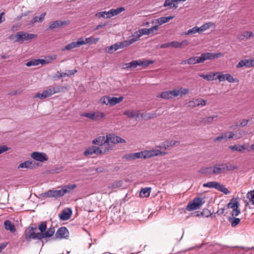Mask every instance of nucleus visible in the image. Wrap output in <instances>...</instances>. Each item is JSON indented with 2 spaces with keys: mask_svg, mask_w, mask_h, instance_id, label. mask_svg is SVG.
I'll return each instance as SVG.
<instances>
[{
  "mask_svg": "<svg viewBox=\"0 0 254 254\" xmlns=\"http://www.w3.org/2000/svg\"><path fill=\"white\" fill-rule=\"evenodd\" d=\"M36 227L29 226L28 229L25 231L24 237L27 242H30L31 239H38L40 240L39 235L40 233H36Z\"/></svg>",
  "mask_w": 254,
  "mask_h": 254,
  "instance_id": "4",
  "label": "nucleus"
},
{
  "mask_svg": "<svg viewBox=\"0 0 254 254\" xmlns=\"http://www.w3.org/2000/svg\"><path fill=\"white\" fill-rule=\"evenodd\" d=\"M218 190L222 192L225 194H228L230 193V191L227 188H226L223 185H222L220 183L219 184Z\"/></svg>",
  "mask_w": 254,
  "mask_h": 254,
  "instance_id": "51",
  "label": "nucleus"
},
{
  "mask_svg": "<svg viewBox=\"0 0 254 254\" xmlns=\"http://www.w3.org/2000/svg\"><path fill=\"white\" fill-rule=\"evenodd\" d=\"M243 66L246 67L254 66L253 58L241 60L236 65L237 68H240Z\"/></svg>",
  "mask_w": 254,
  "mask_h": 254,
  "instance_id": "16",
  "label": "nucleus"
},
{
  "mask_svg": "<svg viewBox=\"0 0 254 254\" xmlns=\"http://www.w3.org/2000/svg\"><path fill=\"white\" fill-rule=\"evenodd\" d=\"M47 229V222L46 221L42 222L38 226V229L40 231V233H45Z\"/></svg>",
  "mask_w": 254,
  "mask_h": 254,
  "instance_id": "54",
  "label": "nucleus"
},
{
  "mask_svg": "<svg viewBox=\"0 0 254 254\" xmlns=\"http://www.w3.org/2000/svg\"><path fill=\"white\" fill-rule=\"evenodd\" d=\"M125 8L124 7H120L117 8L116 9H110V13L111 17L117 15L118 14L121 13L122 11H124Z\"/></svg>",
  "mask_w": 254,
  "mask_h": 254,
  "instance_id": "44",
  "label": "nucleus"
},
{
  "mask_svg": "<svg viewBox=\"0 0 254 254\" xmlns=\"http://www.w3.org/2000/svg\"><path fill=\"white\" fill-rule=\"evenodd\" d=\"M142 64V61L141 60H134L130 63L126 64V66L125 68H135L137 66H140Z\"/></svg>",
  "mask_w": 254,
  "mask_h": 254,
  "instance_id": "27",
  "label": "nucleus"
},
{
  "mask_svg": "<svg viewBox=\"0 0 254 254\" xmlns=\"http://www.w3.org/2000/svg\"><path fill=\"white\" fill-rule=\"evenodd\" d=\"M199 173L204 175L206 176L213 175L212 167H207L201 168L199 171Z\"/></svg>",
  "mask_w": 254,
  "mask_h": 254,
  "instance_id": "30",
  "label": "nucleus"
},
{
  "mask_svg": "<svg viewBox=\"0 0 254 254\" xmlns=\"http://www.w3.org/2000/svg\"><path fill=\"white\" fill-rule=\"evenodd\" d=\"M167 144L168 145V148L171 147H173L176 144H178L179 142L175 140H167L166 141Z\"/></svg>",
  "mask_w": 254,
  "mask_h": 254,
  "instance_id": "62",
  "label": "nucleus"
},
{
  "mask_svg": "<svg viewBox=\"0 0 254 254\" xmlns=\"http://www.w3.org/2000/svg\"><path fill=\"white\" fill-rule=\"evenodd\" d=\"M99 39V38H94L91 37L86 38L85 39V40H84L82 38H79L80 42H83V43L82 44V45H85L86 44L96 43L98 41Z\"/></svg>",
  "mask_w": 254,
  "mask_h": 254,
  "instance_id": "32",
  "label": "nucleus"
},
{
  "mask_svg": "<svg viewBox=\"0 0 254 254\" xmlns=\"http://www.w3.org/2000/svg\"><path fill=\"white\" fill-rule=\"evenodd\" d=\"M240 212L241 211L239 207H237L233 209L231 212V214L232 216H237L240 213Z\"/></svg>",
  "mask_w": 254,
  "mask_h": 254,
  "instance_id": "63",
  "label": "nucleus"
},
{
  "mask_svg": "<svg viewBox=\"0 0 254 254\" xmlns=\"http://www.w3.org/2000/svg\"><path fill=\"white\" fill-rule=\"evenodd\" d=\"M213 23L211 22H208L203 24L201 26V28L203 29V31H205L208 29L210 27H211L213 25Z\"/></svg>",
  "mask_w": 254,
  "mask_h": 254,
  "instance_id": "64",
  "label": "nucleus"
},
{
  "mask_svg": "<svg viewBox=\"0 0 254 254\" xmlns=\"http://www.w3.org/2000/svg\"><path fill=\"white\" fill-rule=\"evenodd\" d=\"M4 228L8 231H9L11 233H14L15 232V227L14 225L8 220H5L4 222Z\"/></svg>",
  "mask_w": 254,
  "mask_h": 254,
  "instance_id": "29",
  "label": "nucleus"
},
{
  "mask_svg": "<svg viewBox=\"0 0 254 254\" xmlns=\"http://www.w3.org/2000/svg\"><path fill=\"white\" fill-rule=\"evenodd\" d=\"M31 157L35 160L43 162L48 160L47 155L43 152H34Z\"/></svg>",
  "mask_w": 254,
  "mask_h": 254,
  "instance_id": "14",
  "label": "nucleus"
},
{
  "mask_svg": "<svg viewBox=\"0 0 254 254\" xmlns=\"http://www.w3.org/2000/svg\"><path fill=\"white\" fill-rule=\"evenodd\" d=\"M229 221L231 223L232 227H235L240 222V219L235 217H230Z\"/></svg>",
  "mask_w": 254,
  "mask_h": 254,
  "instance_id": "49",
  "label": "nucleus"
},
{
  "mask_svg": "<svg viewBox=\"0 0 254 254\" xmlns=\"http://www.w3.org/2000/svg\"><path fill=\"white\" fill-rule=\"evenodd\" d=\"M123 159L127 161L134 160L139 158H142L141 151L139 152L131 153L124 155Z\"/></svg>",
  "mask_w": 254,
  "mask_h": 254,
  "instance_id": "18",
  "label": "nucleus"
},
{
  "mask_svg": "<svg viewBox=\"0 0 254 254\" xmlns=\"http://www.w3.org/2000/svg\"><path fill=\"white\" fill-rule=\"evenodd\" d=\"M220 183L215 182V181H211L208 182L206 183H204L203 184V187L204 188H214L216 190H218V187L219 186Z\"/></svg>",
  "mask_w": 254,
  "mask_h": 254,
  "instance_id": "34",
  "label": "nucleus"
},
{
  "mask_svg": "<svg viewBox=\"0 0 254 254\" xmlns=\"http://www.w3.org/2000/svg\"><path fill=\"white\" fill-rule=\"evenodd\" d=\"M77 187L76 184L66 185L61 189L63 196L66 193H69Z\"/></svg>",
  "mask_w": 254,
  "mask_h": 254,
  "instance_id": "28",
  "label": "nucleus"
},
{
  "mask_svg": "<svg viewBox=\"0 0 254 254\" xmlns=\"http://www.w3.org/2000/svg\"><path fill=\"white\" fill-rule=\"evenodd\" d=\"M106 140L107 143L110 144V142L113 144H117L119 143H125L126 141L118 136H116L114 134H109L106 135Z\"/></svg>",
  "mask_w": 254,
  "mask_h": 254,
  "instance_id": "10",
  "label": "nucleus"
},
{
  "mask_svg": "<svg viewBox=\"0 0 254 254\" xmlns=\"http://www.w3.org/2000/svg\"><path fill=\"white\" fill-rule=\"evenodd\" d=\"M212 167L213 175H218L224 173L227 171H232L237 169L236 166L230 163L216 164Z\"/></svg>",
  "mask_w": 254,
  "mask_h": 254,
  "instance_id": "1",
  "label": "nucleus"
},
{
  "mask_svg": "<svg viewBox=\"0 0 254 254\" xmlns=\"http://www.w3.org/2000/svg\"><path fill=\"white\" fill-rule=\"evenodd\" d=\"M124 114L129 118H136L139 117L140 114L138 111L126 110Z\"/></svg>",
  "mask_w": 254,
  "mask_h": 254,
  "instance_id": "26",
  "label": "nucleus"
},
{
  "mask_svg": "<svg viewBox=\"0 0 254 254\" xmlns=\"http://www.w3.org/2000/svg\"><path fill=\"white\" fill-rule=\"evenodd\" d=\"M157 149L144 150L141 151L142 158L147 159L157 156Z\"/></svg>",
  "mask_w": 254,
  "mask_h": 254,
  "instance_id": "17",
  "label": "nucleus"
},
{
  "mask_svg": "<svg viewBox=\"0 0 254 254\" xmlns=\"http://www.w3.org/2000/svg\"><path fill=\"white\" fill-rule=\"evenodd\" d=\"M174 16H170L168 17H162L157 19V21L158 23V26L161 25L164 23L168 22L170 20L173 18Z\"/></svg>",
  "mask_w": 254,
  "mask_h": 254,
  "instance_id": "43",
  "label": "nucleus"
},
{
  "mask_svg": "<svg viewBox=\"0 0 254 254\" xmlns=\"http://www.w3.org/2000/svg\"><path fill=\"white\" fill-rule=\"evenodd\" d=\"M211 215V212L207 209H204L201 212V216L207 217Z\"/></svg>",
  "mask_w": 254,
  "mask_h": 254,
  "instance_id": "61",
  "label": "nucleus"
},
{
  "mask_svg": "<svg viewBox=\"0 0 254 254\" xmlns=\"http://www.w3.org/2000/svg\"><path fill=\"white\" fill-rule=\"evenodd\" d=\"M94 121H99L100 120L105 117V115L103 112H94Z\"/></svg>",
  "mask_w": 254,
  "mask_h": 254,
  "instance_id": "52",
  "label": "nucleus"
},
{
  "mask_svg": "<svg viewBox=\"0 0 254 254\" xmlns=\"http://www.w3.org/2000/svg\"><path fill=\"white\" fill-rule=\"evenodd\" d=\"M141 36V34L140 33V31L138 30L137 31H136L134 33V34L130 37L132 40H133V42L138 41L139 39V38Z\"/></svg>",
  "mask_w": 254,
  "mask_h": 254,
  "instance_id": "53",
  "label": "nucleus"
},
{
  "mask_svg": "<svg viewBox=\"0 0 254 254\" xmlns=\"http://www.w3.org/2000/svg\"><path fill=\"white\" fill-rule=\"evenodd\" d=\"M204 203L203 199L200 197H196L192 201H190L186 207V209L188 211H192L199 209Z\"/></svg>",
  "mask_w": 254,
  "mask_h": 254,
  "instance_id": "6",
  "label": "nucleus"
},
{
  "mask_svg": "<svg viewBox=\"0 0 254 254\" xmlns=\"http://www.w3.org/2000/svg\"><path fill=\"white\" fill-rule=\"evenodd\" d=\"M188 93L189 90L188 89L181 87L179 89H174V95H175V97L178 96H183Z\"/></svg>",
  "mask_w": 254,
  "mask_h": 254,
  "instance_id": "31",
  "label": "nucleus"
},
{
  "mask_svg": "<svg viewBox=\"0 0 254 254\" xmlns=\"http://www.w3.org/2000/svg\"><path fill=\"white\" fill-rule=\"evenodd\" d=\"M252 37H254V34L251 31H245L239 34L237 36V39L241 41H245Z\"/></svg>",
  "mask_w": 254,
  "mask_h": 254,
  "instance_id": "22",
  "label": "nucleus"
},
{
  "mask_svg": "<svg viewBox=\"0 0 254 254\" xmlns=\"http://www.w3.org/2000/svg\"><path fill=\"white\" fill-rule=\"evenodd\" d=\"M197 26H194L192 28L189 30L187 33H185L186 35H191L194 34L197 32Z\"/></svg>",
  "mask_w": 254,
  "mask_h": 254,
  "instance_id": "60",
  "label": "nucleus"
},
{
  "mask_svg": "<svg viewBox=\"0 0 254 254\" xmlns=\"http://www.w3.org/2000/svg\"><path fill=\"white\" fill-rule=\"evenodd\" d=\"M69 232L67 229L65 227L59 228L55 234L56 238L60 239H66L68 237Z\"/></svg>",
  "mask_w": 254,
  "mask_h": 254,
  "instance_id": "13",
  "label": "nucleus"
},
{
  "mask_svg": "<svg viewBox=\"0 0 254 254\" xmlns=\"http://www.w3.org/2000/svg\"><path fill=\"white\" fill-rule=\"evenodd\" d=\"M206 104V101L201 98H193L188 102V107L191 108L199 106H204Z\"/></svg>",
  "mask_w": 254,
  "mask_h": 254,
  "instance_id": "12",
  "label": "nucleus"
},
{
  "mask_svg": "<svg viewBox=\"0 0 254 254\" xmlns=\"http://www.w3.org/2000/svg\"><path fill=\"white\" fill-rule=\"evenodd\" d=\"M178 41H174L171 42L164 43L160 45V48L162 49L170 47H174L175 48H178Z\"/></svg>",
  "mask_w": 254,
  "mask_h": 254,
  "instance_id": "39",
  "label": "nucleus"
},
{
  "mask_svg": "<svg viewBox=\"0 0 254 254\" xmlns=\"http://www.w3.org/2000/svg\"><path fill=\"white\" fill-rule=\"evenodd\" d=\"M140 116L142 119L145 121H147L150 119L155 118L156 116V114L154 112H150L142 113Z\"/></svg>",
  "mask_w": 254,
  "mask_h": 254,
  "instance_id": "38",
  "label": "nucleus"
},
{
  "mask_svg": "<svg viewBox=\"0 0 254 254\" xmlns=\"http://www.w3.org/2000/svg\"><path fill=\"white\" fill-rule=\"evenodd\" d=\"M133 40H132L130 38H129V39L127 40H125L123 42H119V45L120 48H123L126 47H127L129 46L130 45L133 43Z\"/></svg>",
  "mask_w": 254,
  "mask_h": 254,
  "instance_id": "46",
  "label": "nucleus"
},
{
  "mask_svg": "<svg viewBox=\"0 0 254 254\" xmlns=\"http://www.w3.org/2000/svg\"><path fill=\"white\" fill-rule=\"evenodd\" d=\"M151 191L150 188H145L142 189L140 191V196L142 197H148L150 195Z\"/></svg>",
  "mask_w": 254,
  "mask_h": 254,
  "instance_id": "42",
  "label": "nucleus"
},
{
  "mask_svg": "<svg viewBox=\"0 0 254 254\" xmlns=\"http://www.w3.org/2000/svg\"><path fill=\"white\" fill-rule=\"evenodd\" d=\"M33 66L37 65L39 64H45L47 63L44 59H34L32 60Z\"/></svg>",
  "mask_w": 254,
  "mask_h": 254,
  "instance_id": "50",
  "label": "nucleus"
},
{
  "mask_svg": "<svg viewBox=\"0 0 254 254\" xmlns=\"http://www.w3.org/2000/svg\"><path fill=\"white\" fill-rule=\"evenodd\" d=\"M217 117V115H214L212 116H209L206 117L203 119L202 122L204 123L205 124H209L212 122L214 118H216Z\"/></svg>",
  "mask_w": 254,
  "mask_h": 254,
  "instance_id": "55",
  "label": "nucleus"
},
{
  "mask_svg": "<svg viewBox=\"0 0 254 254\" xmlns=\"http://www.w3.org/2000/svg\"><path fill=\"white\" fill-rule=\"evenodd\" d=\"M63 196L61 190H49L40 194V197H55L58 198Z\"/></svg>",
  "mask_w": 254,
  "mask_h": 254,
  "instance_id": "8",
  "label": "nucleus"
},
{
  "mask_svg": "<svg viewBox=\"0 0 254 254\" xmlns=\"http://www.w3.org/2000/svg\"><path fill=\"white\" fill-rule=\"evenodd\" d=\"M244 201L246 206L249 204L254 205V189L247 193L246 199H244Z\"/></svg>",
  "mask_w": 254,
  "mask_h": 254,
  "instance_id": "19",
  "label": "nucleus"
},
{
  "mask_svg": "<svg viewBox=\"0 0 254 254\" xmlns=\"http://www.w3.org/2000/svg\"><path fill=\"white\" fill-rule=\"evenodd\" d=\"M123 181L121 180L116 181L108 186L109 189H117L122 187Z\"/></svg>",
  "mask_w": 254,
  "mask_h": 254,
  "instance_id": "41",
  "label": "nucleus"
},
{
  "mask_svg": "<svg viewBox=\"0 0 254 254\" xmlns=\"http://www.w3.org/2000/svg\"><path fill=\"white\" fill-rule=\"evenodd\" d=\"M158 29V25H155L152 26L150 28H142L139 30L140 33L141 34V36L143 35H149L152 33L154 31H157Z\"/></svg>",
  "mask_w": 254,
  "mask_h": 254,
  "instance_id": "25",
  "label": "nucleus"
},
{
  "mask_svg": "<svg viewBox=\"0 0 254 254\" xmlns=\"http://www.w3.org/2000/svg\"><path fill=\"white\" fill-rule=\"evenodd\" d=\"M119 49H121V48L120 47L119 43H117L113 45H111L110 47H106L105 51L109 54H112L113 52L117 51Z\"/></svg>",
  "mask_w": 254,
  "mask_h": 254,
  "instance_id": "36",
  "label": "nucleus"
},
{
  "mask_svg": "<svg viewBox=\"0 0 254 254\" xmlns=\"http://www.w3.org/2000/svg\"><path fill=\"white\" fill-rule=\"evenodd\" d=\"M72 214V210L70 208L64 209L62 211L61 214H59L60 218L63 220H66L70 218Z\"/></svg>",
  "mask_w": 254,
  "mask_h": 254,
  "instance_id": "21",
  "label": "nucleus"
},
{
  "mask_svg": "<svg viewBox=\"0 0 254 254\" xmlns=\"http://www.w3.org/2000/svg\"><path fill=\"white\" fill-rule=\"evenodd\" d=\"M124 99L123 96L120 97H111L110 96H104L100 99V103L102 104H106L107 105H110L111 106H114L121 102Z\"/></svg>",
  "mask_w": 254,
  "mask_h": 254,
  "instance_id": "5",
  "label": "nucleus"
},
{
  "mask_svg": "<svg viewBox=\"0 0 254 254\" xmlns=\"http://www.w3.org/2000/svg\"><path fill=\"white\" fill-rule=\"evenodd\" d=\"M174 92V90L164 91L158 94L157 97L164 99H171L175 97Z\"/></svg>",
  "mask_w": 254,
  "mask_h": 254,
  "instance_id": "20",
  "label": "nucleus"
},
{
  "mask_svg": "<svg viewBox=\"0 0 254 254\" xmlns=\"http://www.w3.org/2000/svg\"><path fill=\"white\" fill-rule=\"evenodd\" d=\"M64 76H66V73H64V72H60L59 71H57L54 75L53 78L55 79H60Z\"/></svg>",
  "mask_w": 254,
  "mask_h": 254,
  "instance_id": "58",
  "label": "nucleus"
},
{
  "mask_svg": "<svg viewBox=\"0 0 254 254\" xmlns=\"http://www.w3.org/2000/svg\"><path fill=\"white\" fill-rule=\"evenodd\" d=\"M219 73L218 74L217 79H218L219 81H223L224 80H227L230 83H234L236 82H238V80L236 78H234L230 74L227 73L224 74L221 72H218Z\"/></svg>",
  "mask_w": 254,
  "mask_h": 254,
  "instance_id": "11",
  "label": "nucleus"
},
{
  "mask_svg": "<svg viewBox=\"0 0 254 254\" xmlns=\"http://www.w3.org/2000/svg\"><path fill=\"white\" fill-rule=\"evenodd\" d=\"M240 203L237 201V198H232L229 203L227 205V208L234 209L237 207H239Z\"/></svg>",
  "mask_w": 254,
  "mask_h": 254,
  "instance_id": "35",
  "label": "nucleus"
},
{
  "mask_svg": "<svg viewBox=\"0 0 254 254\" xmlns=\"http://www.w3.org/2000/svg\"><path fill=\"white\" fill-rule=\"evenodd\" d=\"M218 73H219L218 72L206 75L203 74L202 73H199L198 75L200 77L207 80V81H211L214 79V76L216 75H218Z\"/></svg>",
  "mask_w": 254,
  "mask_h": 254,
  "instance_id": "37",
  "label": "nucleus"
},
{
  "mask_svg": "<svg viewBox=\"0 0 254 254\" xmlns=\"http://www.w3.org/2000/svg\"><path fill=\"white\" fill-rule=\"evenodd\" d=\"M15 37L17 39L16 41L22 42L24 41H28L35 38L37 35L28 34L25 32H19L15 34Z\"/></svg>",
  "mask_w": 254,
  "mask_h": 254,
  "instance_id": "7",
  "label": "nucleus"
},
{
  "mask_svg": "<svg viewBox=\"0 0 254 254\" xmlns=\"http://www.w3.org/2000/svg\"><path fill=\"white\" fill-rule=\"evenodd\" d=\"M34 167V163L32 161H26L20 163L17 168L32 169Z\"/></svg>",
  "mask_w": 254,
  "mask_h": 254,
  "instance_id": "33",
  "label": "nucleus"
},
{
  "mask_svg": "<svg viewBox=\"0 0 254 254\" xmlns=\"http://www.w3.org/2000/svg\"><path fill=\"white\" fill-rule=\"evenodd\" d=\"M66 22L62 20H57L52 22L49 25V28L51 29H57L62 27L63 25L66 24Z\"/></svg>",
  "mask_w": 254,
  "mask_h": 254,
  "instance_id": "24",
  "label": "nucleus"
},
{
  "mask_svg": "<svg viewBox=\"0 0 254 254\" xmlns=\"http://www.w3.org/2000/svg\"><path fill=\"white\" fill-rule=\"evenodd\" d=\"M110 10L108 11H102L100 12H98L96 14V16L98 17H103L105 18H109L111 17Z\"/></svg>",
  "mask_w": 254,
  "mask_h": 254,
  "instance_id": "45",
  "label": "nucleus"
},
{
  "mask_svg": "<svg viewBox=\"0 0 254 254\" xmlns=\"http://www.w3.org/2000/svg\"><path fill=\"white\" fill-rule=\"evenodd\" d=\"M178 48H182L183 47L188 46L189 44V42L187 40H184L181 42H178Z\"/></svg>",
  "mask_w": 254,
  "mask_h": 254,
  "instance_id": "57",
  "label": "nucleus"
},
{
  "mask_svg": "<svg viewBox=\"0 0 254 254\" xmlns=\"http://www.w3.org/2000/svg\"><path fill=\"white\" fill-rule=\"evenodd\" d=\"M164 6H169L170 8H176L178 7V4L176 3L174 0H165L164 3Z\"/></svg>",
  "mask_w": 254,
  "mask_h": 254,
  "instance_id": "40",
  "label": "nucleus"
},
{
  "mask_svg": "<svg viewBox=\"0 0 254 254\" xmlns=\"http://www.w3.org/2000/svg\"><path fill=\"white\" fill-rule=\"evenodd\" d=\"M227 132H225L223 134L218 136L217 137L213 139V141L214 142L217 141H221L223 139H227Z\"/></svg>",
  "mask_w": 254,
  "mask_h": 254,
  "instance_id": "56",
  "label": "nucleus"
},
{
  "mask_svg": "<svg viewBox=\"0 0 254 254\" xmlns=\"http://www.w3.org/2000/svg\"><path fill=\"white\" fill-rule=\"evenodd\" d=\"M81 116L87 117L88 118H89L90 119H92L93 120H94V113H83L81 115Z\"/></svg>",
  "mask_w": 254,
  "mask_h": 254,
  "instance_id": "59",
  "label": "nucleus"
},
{
  "mask_svg": "<svg viewBox=\"0 0 254 254\" xmlns=\"http://www.w3.org/2000/svg\"><path fill=\"white\" fill-rule=\"evenodd\" d=\"M229 148L233 151H237L239 152H242L246 149L244 145H241L230 146Z\"/></svg>",
  "mask_w": 254,
  "mask_h": 254,
  "instance_id": "48",
  "label": "nucleus"
},
{
  "mask_svg": "<svg viewBox=\"0 0 254 254\" xmlns=\"http://www.w3.org/2000/svg\"><path fill=\"white\" fill-rule=\"evenodd\" d=\"M106 153V150H103V148L100 149V147L92 146L88 148L84 152L85 156L91 155L93 154L99 155Z\"/></svg>",
  "mask_w": 254,
  "mask_h": 254,
  "instance_id": "9",
  "label": "nucleus"
},
{
  "mask_svg": "<svg viewBox=\"0 0 254 254\" xmlns=\"http://www.w3.org/2000/svg\"><path fill=\"white\" fill-rule=\"evenodd\" d=\"M46 15V13L44 12L40 15V16H35L33 17L31 22L32 23H34L35 22H41L43 21L45 18V16Z\"/></svg>",
  "mask_w": 254,
  "mask_h": 254,
  "instance_id": "47",
  "label": "nucleus"
},
{
  "mask_svg": "<svg viewBox=\"0 0 254 254\" xmlns=\"http://www.w3.org/2000/svg\"><path fill=\"white\" fill-rule=\"evenodd\" d=\"M55 228L53 227L49 228L45 233H40L39 236L40 237V240L45 238H49L53 235L55 233Z\"/></svg>",
  "mask_w": 254,
  "mask_h": 254,
  "instance_id": "23",
  "label": "nucleus"
},
{
  "mask_svg": "<svg viewBox=\"0 0 254 254\" xmlns=\"http://www.w3.org/2000/svg\"><path fill=\"white\" fill-rule=\"evenodd\" d=\"M92 143L99 145L100 149L103 148V150H106V152L112 149L113 147L107 143L106 137L100 136L92 140Z\"/></svg>",
  "mask_w": 254,
  "mask_h": 254,
  "instance_id": "2",
  "label": "nucleus"
},
{
  "mask_svg": "<svg viewBox=\"0 0 254 254\" xmlns=\"http://www.w3.org/2000/svg\"><path fill=\"white\" fill-rule=\"evenodd\" d=\"M222 56L223 54L221 53H204L201 54L200 57L195 56L196 64L202 63L205 61L217 59Z\"/></svg>",
  "mask_w": 254,
  "mask_h": 254,
  "instance_id": "3",
  "label": "nucleus"
},
{
  "mask_svg": "<svg viewBox=\"0 0 254 254\" xmlns=\"http://www.w3.org/2000/svg\"><path fill=\"white\" fill-rule=\"evenodd\" d=\"M83 42H80L79 38L77 39V41L72 42L66 45L62 49V51H69L75 48H78L82 46Z\"/></svg>",
  "mask_w": 254,
  "mask_h": 254,
  "instance_id": "15",
  "label": "nucleus"
}]
</instances>
